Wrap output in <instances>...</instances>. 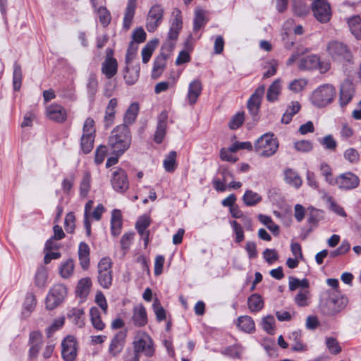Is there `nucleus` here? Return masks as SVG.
Instances as JSON below:
<instances>
[{"mask_svg":"<svg viewBox=\"0 0 361 361\" xmlns=\"http://www.w3.org/2000/svg\"><path fill=\"white\" fill-rule=\"evenodd\" d=\"M131 136L126 125L116 126L111 131L108 140V146L114 155L121 156L130 147Z\"/></svg>","mask_w":361,"mask_h":361,"instance_id":"1","label":"nucleus"},{"mask_svg":"<svg viewBox=\"0 0 361 361\" xmlns=\"http://www.w3.org/2000/svg\"><path fill=\"white\" fill-rule=\"evenodd\" d=\"M336 94V89L332 85L324 84L312 92L310 100L314 106L322 108L332 102Z\"/></svg>","mask_w":361,"mask_h":361,"instance_id":"2","label":"nucleus"},{"mask_svg":"<svg viewBox=\"0 0 361 361\" xmlns=\"http://www.w3.org/2000/svg\"><path fill=\"white\" fill-rule=\"evenodd\" d=\"M255 151L261 157H269L274 155L278 148L279 142L274 134L265 133L255 142Z\"/></svg>","mask_w":361,"mask_h":361,"instance_id":"3","label":"nucleus"},{"mask_svg":"<svg viewBox=\"0 0 361 361\" xmlns=\"http://www.w3.org/2000/svg\"><path fill=\"white\" fill-rule=\"evenodd\" d=\"M182 27L183 19L181 11L180 9L176 8L172 11L170 28L168 32L167 39L164 44V47H168L170 49L173 47Z\"/></svg>","mask_w":361,"mask_h":361,"instance_id":"4","label":"nucleus"},{"mask_svg":"<svg viewBox=\"0 0 361 361\" xmlns=\"http://www.w3.org/2000/svg\"><path fill=\"white\" fill-rule=\"evenodd\" d=\"M68 290L61 283L55 284L49 291L46 300V308L52 310L61 305L67 296Z\"/></svg>","mask_w":361,"mask_h":361,"instance_id":"5","label":"nucleus"},{"mask_svg":"<svg viewBox=\"0 0 361 361\" xmlns=\"http://www.w3.org/2000/svg\"><path fill=\"white\" fill-rule=\"evenodd\" d=\"M164 10L161 4H155L149 8L146 18V29L149 32H154L161 24Z\"/></svg>","mask_w":361,"mask_h":361,"instance_id":"6","label":"nucleus"},{"mask_svg":"<svg viewBox=\"0 0 361 361\" xmlns=\"http://www.w3.org/2000/svg\"><path fill=\"white\" fill-rule=\"evenodd\" d=\"M326 50L331 57L337 61H348L351 56L347 46L336 40L329 42L327 44Z\"/></svg>","mask_w":361,"mask_h":361,"instance_id":"7","label":"nucleus"},{"mask_svg":"<svg viewBox=\"0 0 361 361\" xmlns=\"http://www.w3.org/2000/svg\"><path fill=\"white\" fill-rule=\"evenodd\" d=\"M128 351L135 353L139 357L140 353H143L147 357H151L154 353L152 340L148 335L143 334L140 338L133 341V350Z\"/></svg>","mask_w":361,"mask_h":361,"instance_id":"8","label":"nucleus"},{"mask_svg":"<svg viewBox=\"0 0 361 361\" xmlns=\"http://www.w3.org/2000/svg\"><path fill=\"white\" fill-rule=\"evenodd\" d=\"M312 9L314 17L320 23H325L331 19V7L326 0H315L312 4Z\"/></svg>","mask_w":361,"mask_h":361,"instance_id":"9","label":"nucleus"},{"mask_svg":"<svg viewBox=\"0 0 361 361\" xmlns=\"http://www.w3.org/2000/svg\"><path fill=\"white\" fill-rule=\"evenodd\" d=\"M127 332L121 330L117 332L111 339L108 353L111 357H116L123 351L126 343Z\"/></svg>","mask_w":361,"mask_h":361,"instance_id":"10","label":"nucleus"},{"mask_svg":"<svg viewBox=\"0 0 361 361\" xmlns=\"http://www.w3.org/2000/svg\"><path fill=\"white\" fill-rule=\"evenodd\" d=\"M78 343L73 336H66L61 343V355L65 361H74L77 357Z\"/></svg>","mask_w":361,"mask_h":361,"instance_id":"11","label":"nucleus"},{"mask_svg":"<svg viewBox=\"0 0 361 361\" xmlns=\"http://www.w3.org/2000/svg\"><path fill=\"white\" fill-rule=\"evenodd\" d=\"M330 65L328 63L324 65L321 63L319 58L317 55H310L302 57L298 64V68L300 70H312L319 68L321 72H325L329 69Z\"/></svg>","mask_w":361,"mask_h":361,"instance_id":"12","label":"nucleus"},{"mask_svg":"<svg viewBox=\"0 0 361 361\" xmlns=\"http://www.w3.org/2000/svg\"><path fill=\"white\" fill-rule=\"evenodd\" d=\"M360 184L359 178L354 173L348 172L338 176L335 178L334 185L341 190H353Z\"/></svg>","mask_w":361,"mask_h":361,"instance_id":"13","label":"nucleus"},{"mask_svg":"<svg viewBox=\"0 0 361 361\" xmlns=\"http://www.w3.org/2000/svg\"><path fill=\"white\" fill-rule=\"evenodd\" d=\"M111 181L113 188L118 192H125L129 187L127 175L125 171L120 168L113 171Z\"/></svg>","mask_w":361,"mask_h":361,"instance_id":"14","label":"nucleus"},{"mask_svg":"<svg viewBox=\"0 0 361 361\" xmlns=\"http://www.w3.org/2000/svg\"><path fill=\"white\" fill-rule=\"evenodd\" d=\"M47 117L58 123L64 122L67 118V112L64 107L57 104H52L47 107Z\"/></svg>","mask_w":361,"mask_h":361,"instance_id":"15","label":"nucleus"},{"mask_svg":"<svg viewBox=\"0 0 361 361\" xmlns=\"http://www.w3.org/2000/svg\"><path fill=\"white\" fill-rule=\"evenodd\" d=\"M264 91L265 87L264 85L259 86L247 102V109L253 116H255L258 112Z\"/></svg>","mask_w":361,"mask_h":361,"instance_id":"16","label":"nucleus"},{"mask_svg":"<svg viewBox=\"0 0 361 361\" xmlns=\"http://www.w3.org/2000/svg\"><path fill=\"white\" fill-rule=\"evenodd\" d=\"M327 302L334 312H338L346 307L348 298L340 292L331 293Z\"/></svg>","mask_w":361,"mask_h":361,"instance_id":"17","label":"nucleus"},{"mask_svg":"<svg viewBox=\"0 0 361 361\" xmlns=\"http://www.w3.org/2000/svg\"><path fill=\"white\" fill-rule=\"evenodd\" d=\"M355 93L354 85L349 80L344 81L340 89V105L344 107L352 99Z\"/></svg>","mask_w":361,"mask_h":361,"instance_id":"18","label":"nucleus"},{"mask_svg":"<svg viewBox=\"0 0 361 361\" xmlns=\"http://www.w3.org/2000/svg\"><path fill=\"white\" fill-rule=\"evenodd\" d=\"M168 114L166 111L161 112L158 117V122L157 129L154 136V140L155 142L161 143L166 135V126H167Z\"/></svg>","mask_w":361,"mask_h":361,"instance_id":"19","label":"nucleus"},{"mask_svg":"<svg viewBox=\"0 0 361 361\" xmlns=\"http://www.w3.org/2000/svg\"><path fill=\"white\" fill-rule=\"evenodd\" d=\"M118 63L116 59L107 54L104 61L102 64V73L106 78H113L117 73Z\"/></svg>","mask_w":361,"mask_h":361,"instance_id":"20","label":"nucleus"},{"mask_svg":"<svg viewBox=\"0 0 361 361\" xmlns=\"http://www.w3.org/2000/svg\"><path fill=\"white\" fill-rule=\"evenodd\" d=\"M202 85L199 80H194L190 82L187 98L190 104L193 105L198 99L202 93Z\"/></svg>","mask_w":361,"mask_h":361,"instance_id":"21","label":"nucleus"},{"mask_svg":"<svg viewBox=\"0 0 361 361\" xmlns=\"http://www.w3.org/2000/svg\"><path fill=\"white\" fill-rule=\"evenodd\" d=\"M133 312V322L135 326H143L147 323V312L142 305H135Z\"/></svg>","mask_w":361,"mask_h":361,"instance_id":"22","label":"nucleus"},{"mask_svg":"<svg viewBox=\"0 0 361 361\" xmlns=\"http://www.w3.org/2000/svg\"><path fill=\"white\" fill-rule=\"evenodd\" d=\"M137 8V0H128L123 17V25L126 30L129 29L135 16Z\"/></svg>","mask_w":361,"mask_h":361,"instance_id":"23","label":"nucleus"},{"mask_svg":"<svg viewBox=\"0 0 361 361\" xmlns=\"http://www.w3.org/2000/svg\"><path fill=\"white\" fill-rule=\"evenodd\" d=\"M78 258L83 269H87L90 265V247L85 243L81 242L78 247Z\"/></svg>","mask_w":361,"mask_h":361,"instance_id":"24","label":"nucleus"},{"mask_svg":"<svg viewBox=\"0 0 361 361\" xmlns=\"http://www.w3.org/2000/svg\"><path fill=\"white\" fill-rule=\"evenodd\" d=\"M122 226V216L120 210L114 209L111 214V230L114 235H118L121 233Z\"/></svg>","mask_w":361,"mask_h":361,"instance_id":"25","label":"nucleus"},{"mask_svg":"<svg viewBox=\"0 0 361 361\" xmlns=\"http://www.w3.org/2000/svg\"><path fill=\"white\" fill-rule=\"evenodd\" d=\"M36 298L33 293H29L26 295L22 310V314L24 317L30 316V313L35 310L36 306Z\"/></svg>","mask_w":361,"mask_h":361,"instance_id":"26","label":"nucleus"},{"mask_svg":"<svg viewBox=\"0 0 361 361\" xmlns=\"http://www.w3.org/2000/svg\"><path fill=\"white\" fill-rule=\"evenodd\" d=\"M238 326L243 331L252 334L255 330L253 319L249 316H241L238 319Z\"/></svg>","mask_w":361,"mask_h":361,"instance_id":"27","label":"nucleus"},{"mask_svg":"<svg viewBox=\"0 0 361 361\" xmlns=\"http://www.w3.org/2000/svg\"><path fill=\"white\" fill-rule=\"evenodd\" d=\"M284 180L288 184L297 188L300 187L302 185V180L300 177L298 176L297 172L291 169H286L284 171Z\"/></svg>","mask_w":361,"mask_h":361,"instance_id":"28","label":"nucleus"},{"mask_svg":"<svg viewBox=\"0 0 361 361\" xmlns=\"http://www.w3.org/2000/svg\"><path fill=\"white\" fill-rule=\"evenodd\" d=\"M117 106V100L115 98L110 99L108 106L106 109L105 116H104V122L105 126L106 127H109L112 125L114 115H115V109Z\"/></svg>","mask_w":361,"mask_h":361,"instance_id":"29","label":"nucleus"},{"mask_svg":"<svg viewBox=\"0 0 361 361\" xmlns=\"http://www.w3.org/2000/svg\"><path fill=\"white\" fill-rule=\"evenodd\" d=\"M348 26L352 34L357 39H361V18L355 16L348 20Z\"/></svg>","mask_w":361,"mask_h":361,"instance_id":"30","label":"nucleus"},{"mask_svg":"<svg viewBox=\"0 0 361 361\" xmlns=\"http://www.w3.org/2000/svg\"><path fill=\"white\" fill-rule=\"evenodd\" d=\"M140 66L136 65L132 68L127 66L126 68V73L124 79L128 85H133L136 82L139 78Z\"/></svg>","mask_w":361,"mask_h":361,"instance_id":"31","label":"nucleus"},{"mask_svg":"<svg viewBox=\"0 0 361 361\" xmlns=\"http://www.w3.org/2000/svg\"><path fill=\"white\" fill-rule=\"evenodd\" d=\"M150 220L148 216L140 217L136 223V228L141 235L145 236V243L147 245L148 242L149 233L146 232V228L149 226Z\"/></svg>","mask_w":361,"mask_h":361,"instance_id":"32","label":"nucleus"},{"mask_svg":"<svg viewBox=\"0 0 361 361\" xmlns=\"http://www.w3.org/2000/svg\"><path fill=\"white\" fill-rule=\"evenodd\" d=\"M300 109V105L299 102H292L291 105H290L287 108L286 112L283 114L282 118H281V122L285 124L289 123L292 120V117L295 114H297Z\"/></svg>","mask_w":361,"mask_h":361,"instance_id":"33","label":"nucleus"},{"mask_svg":"<svg viewBox=\"0 0 361 361\" xmlns=\"http://www.w3.org/2000/svg\"><path fill=\"white\" fill-rule=\"evenodd\" d=\"M243 200L245 204L249 207L255 206L257 204L262 200V197L257 192H255L251 190L245 191L243 196Z\"/></svg>","mask_w":361,"mask_h":361,"instance_id":"34","label":"nucleus"},{"mask_svg":"<svg viewBox=\"0 0 361 361\" xmlns=\"http://www.w3.org/2000/svg\"><path fill=\"white\" fill-rule=\"evenodd\" d=\"M280 80H274L269 86L267 93V99L269 102H274L277 100L278 96L281 92Z\"/></svg>","mask_w":361,"mask_h":361,"instance_id":"35","label":"nucleus"},{"mask_svg":"<svg viewBox=\"0 0 361 361\" xmlns=\"http://www.w3.org/2000/svg\"><path fill=\"white\" fill-rule=\"evenodd\" d=\"M91 174L90 171H85L80 183V195L82 197H86L90 190Z\"/></svg>","mask_w":361,"mask_h":361,"instance_id":"36","label":"nucleus"},{"mask_svg":"<svg viewBox=\"0 0 361 361\" xmlns=\"http://www.w3.org/2000/svg\"><path fill=\"white\" fill-rule=\"evenodd\" d=\"M259 221L264 225L274 235H279V226L274 223L272 219L267 215L259 214Z\"/></svg>","mask_w":361,"mask_h":361,"instance_id":"37","label":"nucleus"},{"mask_svg":"<svg viewBox=\"0 0 361 361\" xmlns=\"http://www.w3.org/2000/svg\"><path fill=\"white\" fill-rule=\"evenodd\" d=\"M92 283L91 280L89 278H83L81 279L76 288V293L80 297L85 298L89 293Z\"/></svg>","mask_w":361,"mask_h":361,"instance_id":"38","label":"nucleus"},{"mask_svg":"<svg viewBox=\"0 0 361 361\" xmlns=\"http://www.w3.org/2000/svg\"><path fill=\"white\" fill-rule=\"evenodd\" d=\"M247 305L251 312H259L262 309L264 303L261 296L255 293L248 298Z\"/></svg>","mask_w":361,"mask_h":361,"instance_id":"39","label":"nucleus"},{"mask_svg":"<svg viewBox=\"0 0 361 361\" xmlns=\"http://www.w3.org/2000/svg\"><path fill=\"white\" fill-rule=\"evenodd\" d=\"M158 39H153L148 42L142 49V59L144 63H146L149 61L155 47L158 45Z\"/></svg>","mask_w":361,"mask_h":361,"instance_id":"40","label":"nucleus"},{"mask_svg":"<svg viewBox=\"0 0 361 361\" xmlns=\"http://www.w3.org/2000/svg\"><path fill=\"white\" fill-rule=\"evenodd\" d=\"M288 338L290 341L293 342L291 347L293 351H302L305 350V345L302 344L301 341L300 331H295L292 332L289 335Z\"/></svg>","mask_w":361,"mask_h":361,"instance_id":"41","label":"nucleus"},{"mask_svg":"<svg viewBox=\"0 0 361 361\" xmlns=\"http://www.w3.org/2000/svg\"><path fill=\"white\" fill-rule=\"evenodd\" d=\"M86 87L88 97L90 100H93L98 87V82L95 75L92 74L89 76Z\"/></svg>","mask_w":361,"mask_h":361,"instance_id":"42","label":"nucleus"},{"mask_svg":"<svg viewBox=\"0 0 361 361\" xmlns=\"http://www.w3.org/2000/svg\"><path fill=\"white\" fill-rule=\"evenodd\" d=\"M310 294L308 288L301 289L295 297V302L300 307H305L310 304Z\"/></svg>","mask_w":361,"mask_h":361,"instance_id":"43","label":"nucleus"},{"mask_svg":"<svg viewBox=\"0 0 361 361\" xmlns=\"http://www.w3.org/2000/svg\"><path fill=\"white\" fill-rule=\"evenodd\" d=\"M176 152L171 151L165 157L163 165L167 172H173L176 167Z\"/></svg>","mask_w":361,"mask_h":361,"instance_id":"44","label":"nucleus"},{"mask_svg":"<svg viewBox=\"0 0 361 361\" xmlns=\"http://www.w3.org/2000/svg\"><path fill=\"white\" fill-rule=\"evenodd\" d=\"M22 83V68L20 64L15 63L13 64V89L18 91L20 89Z\"/></svg>","mask_w":361,"mask_h":361,"instance_id":"45","label":"nucleus"},{"mask_svg":"<svg viewBox=\"0 0 361 361\" xmlns=\"http://www.w3.org/2000/svg\"><path fill=\"white\" fill-rule=\"evenodd\" d=\"M139 106L137 103H133L128 109L124 116V125L131 124L137 118Z\"/></svg>","mask_w":361,"mask_h":361,"instance_id":"46","label":"nucleus"},{"mask_svg":"<svg viewBox=\"0 0 361 361\" xmlns=\"http://www.w3.org/2000/svg\"><path fill=\"white\" fill-rule=\"evenodd\" d=\"M68 316L73 318L75 324L79 327H82L84 326V311L82 309L73 308L69 311Z\"/></svg>","mask_w":361,"mask_h":361,"instance_id":"47","label":"nucleus"},{"mask_svg":"<svg viewBox=\"0 0 361 361\" xmlns=\"http://www.w3.org/2000/svg\"><path fill=\"white\" fill-rule=\"evenodd\" d=\"M207 20L205 18L204 11L198 8L195 11V18L193 20V30L198 31L201 27L205 25Z\"/></svg>","mask_w":361,"mask_h":361,"instance_id":"48","label":"nucleus"},{"mask_svg":"<svg viewBox=\"0 0 361 361\" xmlns=\"http://www.w3.org/2000/svg\"><path fill=\"white\" fill-rule=\"evenodd\" d=\"M74 263L71 259H67L61 264L59 268V272L63 279L69 278L73 273Z\"/></svg>","mask_w":361,"mask_h":361,"instance_id":"49","label":"nucleus"},{"mask_svg":"<svg viewBox=\"0 0 361 361\" xmlns=\"http://www.w3.org/2000/svg\"><path fill=\"white\" fill-rule=\"evenodd\" d=\"M94 9L97 13L100 23L104 26H107L111 22V15L109 11L104 6L98 7L97 6Z\"/></svg>","mask_w":361,"mask_h":361,"instance_id":"50","label":"nucleus"},{"mask_svg":"<svg viewBox=\"0 0 361 361\" xmlns=\"http://www.w3.org/2000/svg\"><path fill=\"white\" fill-rule=\"evenodd\" d=\"M309 286L310 283L307 279L300 280L293 276L289 278V289L291 291L295 290L298 288H302V289L308 288Z\"/></svg>","mask_w":361,"mask_h":361,"instance_id":"51","label":"nucleus"},{"mask_svg":"<svg viewBox=\"0 0 361 361\" xmlns=\"http://www.w3.org/2000/svg\"><path fill=\"white\" fill-rule=\"evenodd\" d=\"M47 272L44 267H39L35 274V284L38 287H44L47 283Z\"/></svg>","mask_w":361,"mask_h":361,"instance_id":"52","label":"nucleus"},{"mask_svg":"<svg viewBox=\"0 0 361 361\" xmlns=\"http://www.w3.org/2000/svg\"><path fill=\"white\" fill-rule=\"evenodd\" d=\"M94 135H82L80 146L84 153L90 152L93 148Z\"/></svg>","mask_w":361,"mask_h":361,"instance_id":"53","label":"nucleus"},{"mask_svg":"<svg viewBox=\"0 0 361 361\" xmlns=\"http://www.w3.org/2000/svg\"><path fill=\"white\" fill-rule=\"evenodd\" d=\"M93 204H94V202L92 200H89L85 204V206L84 225H85V228L86 229V233L88 236L90 235V234H91V224H90L89 218H90V214L91 209L92 208Z\"/></svg>","mask_w":361,"mask_h":361,"instance_id":"54","label":"nucleus"},{"mask_svg":"<svg viewBox=\"0 0 361 361\" xmlns=\"http://www.w3.org/2000/svg\"><path fill=\"white\" fill-rule=\"evenodd\" d=\"M98 282L104 288H109L112 284V274L111 272L98 273Z\"/></svg>","mask_w":361,"mask_h":361,"instance_id":"55","label":"nucleus"},{"mask_svg":"<svg viewBox=\"0 0 361 361\" xmlns=\"http://www.w3.org/2000/svg\"><path fill=\"white\" fill-rule=\"evenodd\" d=\"M245 121L244 112H238L231 119L228 126L232 130L238 128Z\"/></svg>","mask_w":361,"mask_h":361,"instance_id":"56","label":"nucleus"},{"mask_svg":"<svg viewBox=\"0 0 361 361\" xmlns=\"http://www.w3.org/2000/svg\"><path fill=\"white\" fill-rule=\"evenodd\" d=\"M320 171L322 176L325 177L326 181L330 185H334L335 178L332 177L331 169L326 163H322L320 165Z\"/></svg>","mask_w":361,"mask_h":361,"instance_id":"57","label":"nucleus"},{"mask_svg":"<svg viewBox=\"0 0 361 361\" xmlns=\"http://www.w3.org/2000/svg\"><path fill=\"white\" fill-rule=\"evenodd\" d=\"M65 322V318L63 317H59L53 322V323L47 329V334L48 337H50L53 333L61 329Z\"/></svg>","mask_w":361,"mask_h":361,"instance_id":"58","label":"nucleus"},{"mask_svg":"<svg viewBox=\"0 0 361 361\" xmlns=\"http://www.w3.org/2000/svg\"><path fill=\"white\" fill-rule=\"evenodd\" d=\"M321 145L328 150L334 151L337 147V142L332 135H328L320 140Z\"/></svg>","mask_w":361,"mask_h":361,"instance_id":"59","label":"nucleus"},{"mask_svg":"<svg viewBox=\"0 0 361 361\" xmlns=\"http://www.w3.org/2000/svg\"><path fill=\"white\" fill-rule=\"evenodd\" d=\"M153 310L156 314L157 319L158 321H162L166 318L165 310L161 305V303L158 299L154 300L152 305Z\"/></svg>","mask_w":361,"mask_h":361,"instance_id":"60","label":"nucleus"},{"mask_svg":"<svg viewBox=\"0 0 361 361\" xmlns=\"http://www.w3.org/2000/svg\"><path fill=\"white\" fill-rule=\"evenodd\" d=\"M295 149L301 152H309L312 149V143L309 140H300L294 143Z\"/></svg>","mask_w":361,"mask_h":361,"instance_id":"61","label":"nucleus"},{"mask_svg":"<svg viewBox=\"0 0 361 361\" xmlns=\"http://www.w3.org/2000/svg\"><path fill=\"white\" fill-rule=\"evenodd\" d=\"M231 225L235 234V242L238 243H241L244 240V232L242 226L236 221H231Z\"/></svg>","mask_w":361,"mask_h":361,"instance_id":"62","label":"nucleus"},{"mask_svg":"<svg viewBox=\"0 0 361 361\" xmlns=\"http://www.w3.org/2000/svg\"><path fill=\"white\" fill-rule=\"evenodd\" d=\"M82 135H94V121L91 118H87L84 123L82 128Z\"/></svg>","mask_w":361,"mask_h":361,"instance_id":"63","label":"nucleus"},{"mask_svg":"<svg viewBox=\"0 0 361 361\" xmlns=\"http://www.w3.org/2000/svg\"><path fill=\"white\" fill-rule=\"evenodd\" d=\"M307 85V81L304 79H295L290 82L288 89L294 92H299L303 90Z\"/></svg>","mask_w":361,"mask_h":361,"instance_id":"64","label":"nucleus"}]
</instances>
